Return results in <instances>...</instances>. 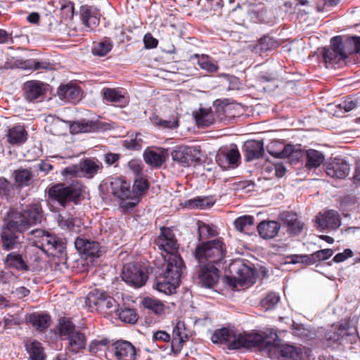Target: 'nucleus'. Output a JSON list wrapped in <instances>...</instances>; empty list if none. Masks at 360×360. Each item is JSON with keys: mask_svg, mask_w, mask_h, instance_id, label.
<instances>
[{"mask_svg": "<svg viewBox=\"0 0 360 360\" xmlns=\"http://www.w3.org/2000/svg\"><path fill=\"white\" fill-rule=\"evenodd\" d=\"M262 340L257 349L271 359L279 360H304V354L301 347L289 345H280L277 333L273 329H267L261 333Z\"/></svg>", "mask_w": 360, "mask_h": 360, "instance_id": "nucleus-1", "label": "nucleus"}, {"mask_svg": "<svg viewBox=\"0 0 360 360\" xmlns=\"http://www.w3.org/2000/svg\"><path fill=\"white\" fill-rule=\"evenodd\" d=\"M262 340L261 333H238L229 328L217 329L212 336L214 343L226 344L230 349L257 348Z\"/></svg>", "mask_w": 360, "mask_h": 360, "instance_id": "nucleus-2", "label": "nucleus"}, {"mask_svg": "<svg viewBox=\"0 0 360 360\" xmlns=\"http://www.w3.org/2000/svg\"><path fill=\"white\" fill-rule=\"evenodd\" d=\"M184 268L183 259H180L175 255H172L162 276L158 279L156 289L165 294L172 293L179 286Z\"/></svg>", "mask_w": 360, "mask_h": 360, "instance_id": "nucleus-3", "label": "nucleus"}, {"mask_svg": "<svg viewBox=\"0 0 360 360\" xmlns=\"http://www.w3.org/2000/svg\"><path fill=\"white\" fill-rule=\"evenodd\" d=\"M225 252L223 241L217 238L198 245L195 250V257L198 264L216 265L224 259Z\"/></svg>", "mask_w": 360, "mask_h": 360, "instance_id": "nucleus-4", "label": "nucleus"}, {"mask_svg": "<svg viewBox=\"0 0 360 360\" xmlns=\"http://www.w3.org/2000/svg\"><path fill=\"white\" fill-rule=\"evenodd\" d=\"M33 244L51 255H61L65 249L64 240L55 234L41 229H34L30 232Z\"/></svg>", "mask_w": 360, "mask_h": 360, "instance_id": "nucleus-5", "label": "nucleus"}, {"mask_svg": "<svg viewBox=\"0 0 360 360\" xmlns=\"http://www.w3.org/2000/svg\"><path fill=\"white\" fill-rule=\"evenodd\" d=\"M49 199L52 202H57L60 206L65 207L70 202H76L82 195L80 185L65 186L58 184L52 186L47 190Z\"/></svg>", "mask_w": 360, "mask_h": 360, "instance_id": "nucleus-6", "label": "nucleus"}, {"mask_svg": "<svg viewBox=\"0 0 360 360\" xmlns=\"http://www.w3.org/2000/svg\"><path fill=\"white\" fill-rule=\"evenodd\" d=\"M331 48H324L323 59L328 65L340 67L345 63L348 53L341 37H335L330 40Z\"/></svg>", "mask_w": 360, "mask_h": 360, "instance_id": "nucleus-7", "label": "nucleus"}, {"mask_svg": "<svg viewBox=\"0 0 360 360\" xmlns=\"http://www.w3.org/2000/svg\"><path fill=\"white\" fill-rule=\"evenodd\" d=\"M231 110L232 105H231L217 106L216 108L217 115H214L211 109L200 108L195 114V122L199 127H207L215 123L217 120H224L226 117L232 116L231 115ZM233 117H234L233 115Z\"/></svg>", "mask_w": 360, "mask_h": 360, "instance_id": "nucleus-8", "label": "nucleus"}, {"mask_svg": "<svg viewBox=\"0 0 360 360\" xmlns=\"http://www.w3.org/2000/svg\"><path fill=\"white\" fill-rule=\"evenodd\" d=\"M103 168L102 163L97 160L86 158L77 165H72L62 171L63 176L93 178Z\"/></svg>", "mask_w": 360, "mask_h": 360, "instance_id": "nucleus-9", "label": "nucleus"}, {"mask_svg": "<svg viewBox=\"0 0 360 360\" xmlns=\"http://www.w3.org/2000/svg\"><path fill=\"white\" fill-rule=\"evenodd\" d=\"M160 231V235L155 239V244L160 250L165 252V255H162L167 264H169V259L172 255L182 259L177 252L178 244L173 231L167 227H162Z\"/></svg>", "mask_w": 360, "mask_h": 360, "instance_id": "nucleus-10", "label": "nucleus"}, {"mask_svg": "<svg viewBox=\"0 0 360 360\" xmlns=\"http://www.w3.org/2000/svg\"><path fill=\"white\" fill-rule=\"evenodd\" d=\"M197 273L198 284L205 288H214L220 278L219 270L212 264H198Z\"/></svg>", "mask_w": 360, "mask_h": 360, "instance_id": "nucleus-11", "label": "nucleus"}, {"mask_svg": "<svg viewBox=\"0 0 360 360\" xmlns=\"http://www.w3.org/2000/svg\"><path fill=\"white\" fill-rule=\"evenodd\" d=\"M122 278L128 285L139 288L146 284L148 275L139 264L129 263L123 266Z\"/></svg>", "mask_w": 360, "mask_h": 360, "instance_id": "nucleus-12", "label": "nucleus"}, {"mask_svg": "<svg viewBox=\"0 0 360 360\" xmlns=\"http://www.w3.org/2000/svg\"><path fill=\"white\" fill-rule=\"evenodd\" d=\"M86 304L91 308L103 311L115 306L116 301L106 292L95 289L87 295Z\"/></svg>", "mask_w": 360, "mask_h": 360, "instance_id": "nucleus-13", "label": "nucleus"}, {"mask_svg": "<svg viewBox=\"0 0 360 360\" xmlns=\"http://www.w3.org/2000/svg\"><path fill=\"white\" fill-rule=\"evenodd\" d=\"M240 160V155L236 145L231 146L229 148L220 150L216 156L217 164L225 169L237 167Z\"/></svg>", "mask_w": 360, "mask_h": 360, "instance_id": "nucleus-14", "label": "nucleus"}, {"mask_svg": "<svg viewBox=\"0 0 360 360\" xmlns=\"http://www.w3.org/2000/svg\"><path fill=\"white\" fill-rule=\"evenodd\" d=\"M316 223L321 229L336 230L341 225V219L337 211L331 210L319 213L316 217Z\"/></svg>", "mask_w": 360, "mask_h": 360, "instance_id": "nucleus-15", "label": "nucleus"}, {"mask_svg": "<svg viewBox=\"0 0 360 360\" xmlns=\"http://www.w3.org/2000/svg\"><path fill=\"white\" fill-rule=\"evenodd\" d=\"M172 160L182 167H189L195 162V150L189 146H179L172 152Z\"/></svg>", "mask_w": 360, "mask_h": 360, "instance_id": "nucleus-16", "label": "nucleus"}, {"mask_svg": "<svg viewBox=\"0 0 360 360\" xmlns=\"http://www.w3.org/2000/svg\"><path fill=\"white\" fill-rule=\"evenodd\" d=\"M349 165L343 160L335 158L326 165V172L332 178L344 179L349 173Z\"/></svg>", "mask_w": 360, "mask_h": 360, "instance_id": "nucleus-17", "label": "nucleus"}, {"mask_svg": "<svg viewBox=\"0 0 360 360\" xmlns=\"http://www.w3.org/2000/svg\"><path fill=\"white\" fill-rule=\"evenodd\" d=\"M1 243L6 250L18 249L23 236L20 233L4 226L1 231Z\"/></svg>", "mask_w": 360, "mask_h": 360, "instance_id": "nucleus-18", "label": "nucleus"}, {"mask_svg": "<svg viewBox=\"0 0 360 360\" xmlns=\"http://www.w3.org/2000/svg\"><path fill=\"white\" fill-rule=\"evenodd\" d=\"M110 189L112 193L121 200L129 199L132 195L130 183L120 178H112L111 179Z\"/></svg>", "mask_w": 360, "mask_h": 360, "instance_id": "nucleus-19", "label": "nucleus"}, {"mask_svg": "<svg viewBox=\"0 0 360 360\" xmlns=\"http://www.w3.org/2000/svg\"><path fill=\"white\" fill-rule=\"evenodd\" d=\"M356 329L349 327V323L345 322L336 326L326 334V338L328 341L338 342L347 336H351V340L356 338L355 335Z\"/></svg>", "mask_w": 360, "mask_h": 360, "instance_id": "nucleus-20", "label": "nucleus"}, {"mask_svg": "<svg viewBox=\"0 0 360 360\" xmlns=\"http://www.w3.org/2000/svg\"><path fill=\"white\" fill-rule=\"evenodd\" d=\"M115 355L118 360H135V347L128 341L120 340L112 345Z\"/></svg>", "mask_w": 360, "mask_h": 360, "instance_id": "nucleus-21", "label": "nucleus"}, {"mask_svg": "<svg viewBox=\"0 0 360 360\" xmlns=\"http://www.w3.org/2000/svg\"><path fill=\"white\" fill-rule=\"evenodd\" d=\"M75 245L80 254L89 257H100V246L98 243L96 241L77 237L75 241Z\"/></svg>", "mask_w": 360, "mask_h": 360, "instance_id": "nucleus-22", "label": "nucleus"}, {"mask_svg": "<svg viewBox=\"0 0 360 360\" xmlns=\"http://www.w3.org/2000/svg\"><path fill=\"white\" fill-rule=\"evenodd\" d=\"M5 226L21 233L27 230L30 224L22 211L13 212L8 216Z\"/></svg>", "mask_w": 360, "mask_h": 360, "instance_id": "nucleus-23", "label": "nucleus"}, {"mask_svg": "<svg viewBox=\"0 0 360 360\" xmlns=\"http://www.w3.org/2000/svg\"><path fill=\"white\" fill-rule=\"evenodd\" d=\"M245 160L248 162L261 158L264 153V144L261 141H248L243 146Z\"/></svg>", "mask_w": 360, "mask_h": 360, "instance_id": "nucleus-24", "label": "nucleus"}, {"mask_svg": "<svg viewBox=\"0 0 360 360\" xmlns=\"http://www.w3.org/2000/svg\"><path fill=\"white\" fill-rule=\"evenodd\" d=\"M58 95L61 100L72 103L78 102L82 96L79 88L72 84L61 85L58 89Z\"/></svg>", "mask_w": 360, "mask_h": 360, "instance_id": "nucleus-25", "label": "nucleus"}, {"mask_svg": "<svg viewBox=\"0 0 360 360\" xmlns=\"http://www.w3.org/2000/svg\"><path fill=\"white\" fill-rule=\"evenodd\" d=\"M167 151L163 148L151 149L148 148L143 153L145 162L153 167H160L165 160Z\"/></svg>", "mask_w": 360, "mask_h": 360, "instance_id": "nucleus-26", "label": "nucleus"}, {"mask_svg": "<svg viewBox=\"0 0 360 360\" xmlns=\"http://www.w3.org/2000/svg\"><path fill=\"white\" fill-rule=\"evenodd\" d=\"M102 129L100 122L82 120L74 122L70 126L72 133H94Z\"/></svg>", "mask_w": 360, "mask_h": 360, "instance_id": "nucleus-27", "label": "nucleus"}, {"mask_svg": "<svg viewBox=\"0 0 360 360\" xmlns=\"http://www.w3.org/2000/svg\"><path fill=\"white\" fill-rule=\"evenodd\" d=\"M7 141L11 145H22L27 139V132L22 125H15L7 130Z\"/></svg>", "mask_w": 360, "mask_h": 360, "instance_id": "nucleus-28", "label": "nucleus"}, {"mask_svg": "<svg viewBox=\"0 0 360 360\" xmlns=\"http://www.w3.org/2000/svg\"><path fill=\"white\" fill-rule=\"evenodd\" d=\"M65 341H67V349L76 354L85 348L86 339L84 333L76 330L75 333H72Z\"/></svg>", "mask_w": 360, "mask_h": 360, "instance_id": "nucleus-29", "label": "nucleus"}, {"mask_svg": "<svg viewBox=\"0 0 360 360\" xmlns=\"http://www.w3.org/2000/svg\"><path fill=\"white\" fill-rule=\"evenodd\" d=\"M25 98L33 101L44 95L45 89L41 82L39 81H28L24 84Z\"/></svg>", "mask_w": 360, "mask_h": 360, "instance_id": "nucleus-30", "label": "nucleus"}, {"mask_svg": "<svg viewBox=\"0 0 360 360\" xmlns=\"http://www.w3.org/2000/svg\"><path fill=\"white\" fill-rule=\"evenodd\" d=\"M280 224L275 221H264L257 226L259 236L264 239H271L278 235Z\"/></svg>", "mask_w": 360, "mask_h": 360, "instance_id": "nucleus-31", "label": "nucleus"}, {"mask_svg": "<svg viewBox=\"0 0 360 360\" xmlns=\"http://www.w3.org/2000/svg\"><path fill=\"white\" fill-rule=\"evenodd\" d=\"M30 360H45L46 354L41 343L36 340H27L25 345Z\"/></svg>", "mask_w": 360, "mask_h": 360, "instance_id": "nucleus-32", "label": "nucleus"}, {"mask_svg": "<svg viewBox=\"0 0 360 360\" xmlns=\"http://www.w3.org/2000/svg\"><path fill=\"white\" fill-rule=\"evenodd\" d=\"M15 181L18 187L29 186L33 183L34 175L30 169L19 168L13 172Z\"/></svg>", "mask_w": 360, "mask_h": 360, "instance_id": "nucleus-33", "label": "nucleus"}, {"mask_svg": "<svg viewBox=\"0 0 360 360\" xmlns=\"http://www.w3.org/2000/svg\"><path fill=\"white\" fill-rule=\"evenodd\" d=\"M28 321L37 330L43 332L49 326L50 316L44 313H33L28 316Z\"/></svg>", "mask_w": 360, "mask_h": 360, "instance_id": "nucleus-34", "label": "nucleus"}, {"mask_svg": "<svg viewBox=\"0 0 360 360\" xmlns=\"http://www.w3.org/2000/svg\"><path fill=\"white\" fill-rule=\"evenodd\" d=\"M325 160L323 154L316 150L309 149L306 152L305 167L309 169L317 168Z\"/></svg>", "mask_w": 360, "mask_h": 360, "instance_id": "nucleus-35", "label": "nucleus"}, {"mask_svg": "<svg viewBox=\"0 0 360 360\" xmlns=\"http://www.w3.org/2000/svg\"><path fill=\"white\" fill-rule=\"evenodd\" d=\"M22 212L27 217L30 226L41 222L42 208L39 203L32 204L27 206Z\"/></svg>", "mask_w": 360, "mask_h": 360, "instance_id": "nucleus-36", "label": "nucleus"}, {"mask_svg": "<svg viewBox=\"0 0 360 360\" xmlns=\"http://www.w3.org/2000/svg\"><path fill=\"white\" fill-rule=\"evenodd\" d=\"M4 264L6 266L15 269L18 271H25L28 269L22 255L15 252H11L8 254L4 259Z\"/></svg>", "mask_w": 360, "mask_h": 360, "instance_id": "nucleus-37", "label": "nucleus"}, {"mask_svg": "<svg viewBox=\"0 0 360 360\" xmlns=\"http://www.w3.org/2000/svg\"><path fill=\"white\" fill-rule=\"evenodd\" d=\"M77 219L74 218L68 212L58 214V224L64 230L76 232L79 225H76Z\"/></svg>", "mask_w": 360, "mask_h": 360, "instance_id": "nucleus-38", "label": "nucleus"}, {"mask_svg": "<svg viewBox=\"0 0 360 360\" xmlns=\"http://www.w3.org/2000/svg\"><path fill=\"white\" fill-rule=\"evenodd\" d=\"M284 223L287 226V231L290 236H297L303 229L304 224L296 217L295 214L287 215Z\"/></svg>", "mask_w": 360, "mask_h": 360, "instance_id": "nucleus-39", "label": "nucleus"}, {"mask_svg": "<svg viewBox=\"0 0 360 360\" xmlns=\"http://www.w3.org/2000/svg\"><path fill=\"white\" fill-rule=\"evenodd\" d=\"M115 312L119 319L123 322L135 323L138 320V314L133 308L122 307L117 309Z\"/></svg>", "mask_w": 360, "mask_h": 360, "instance_id": "nucleus-40", "label": "nucleus"}, {"mask_svg": "<svg viewBox=\"0 0 360 360\" xmlns=\"http://www.w3.org/2000/svg\"><path fill=\"white\" fill-rule=\"evenodd\" d=\"M193 58H197V63L200 68L207 70L209 72H217L219 67L217 62L214 61L207 55L194 54Z\"/></svg>", "mask_w": 360, "mask_h": 360, "instance_id": "nucleus-41", "label": "nucleus"}, {"mask_svg": "<svg viewBox=\"0 0 360 360\" xmlns=\"http://www.w3.org/2000/svg\"><path fill=\"white\" fill-rule=\"evenodd\" d=\"M142 304L144 308L148 309L157 315L162 314L165 310V305L160 300L146 297L142 300Z\"/></svg>", "mask_w": 360, "mask_h": 360, "instance_id": "nucleus-42", "label": "nucleus"}, {"mask_svg": "<svg viewBox=\"0 0 360 360\" xmlns=\"http://www.w3.org/2000/svg\"><path fill=\"white\" fill-rule=\"evenodd\" d=\"M198 233L199 240H204L210 237H214L217 236L219 233L215 226L209 225L202 221H199L198 223Z\"/></svg>", "mask_w": 360, "mask_h": 360, "instance_id": "nucleus-43", "label": "nucleus"}, {"mask_svg": "<svg viewBox=\"0 0 360 360\" xmlns=\"http://www.w3.org/2000/svg\"><path fill=\"white\" fill-rule=\"evenodd\" d=\"M76 330L75 325L70 319L65 317L60 319L59 334L62 340L65 341L69 335L70 336L71 333Z\"/></svg>", "mask_w": 360, "mask_h": 360, "instance_id": "nucleus-44", "label": "nucleus"}, {"mask_svg": "<svg viewBox=\"0 0 360 360\" xmlns=\"http://www.w3.org/2000/svg\"><path fill=\"white\" fill-rule=\"evenodd\" d=\"M254 218L250 215H244L237 218L234 221V225L237 231L243 233H248L252 226Z\"/></svg>", "mask_w": 360, "mask_h": 360, "instance_id": "nucleus-45", "label": "nucleus"}, {"mask_svg": "<svg viewBox=\"0 0 360 360\" xmlns=\"http://www.w3.org/2000/svg\"><path fill=\"white\" fill-rule=\"evenodd\" d=\"M112 49V43L109 39L105 38L102 41L96 44L92 48V53L95 56H106Z\"/></svg>", "mask_w": 360, "mask_h": 360, "instance_id": "nucleus-46", "label": "nucleus"}, {"mask_svg": "<svg viewBox=\"0 0 360 360\" xmlns=\"http://www.w3.org/2000/svg\"><path fill=\"white\" fill-rule=\"evenodd\" d=\"M143 141L140 133L132 134L123 141V146L129 150H139L142 148Z\"/></svg>", "mask_w": 360, "mask_h": 360, "instance_id": "nucleus-47", "label": "nucleus"}, {"mask_svg": "<svg viewBox=\"0 0 360 360\" xmlns=\"http://www.w3.org/2000/svg\"><path fill=\"white\" fill-rule=\"evenodd\" d=\"M102 94L106 101L112 103H121L124 98L122 92L115 89L104 88Z\"/></svg>", "mask_w": 360, "mask_h": 360, "instance_id": "nucleus-48", "label": "nucleus"}, {"mask_svg": "<svg viewBox=\"0 0 360 360\" xmlns=\"http://www.w3.org/2000/svg\"><path fill=\"white\" fill-rule=\"evenodd\" d=\"M151 122L153 124L160 129H175L179 127V121L177 119L162 120L158 116L151 117Z\"/></svg>", "mask_w": 360, "mask_h": 360, "instance_id": "nucleus-49", "label": "nucleus"}, {"mask_svg": "<svg viewBox=\"0 0 360 360\" xmlns=\"http://www.w3.org/2000/svg\"><path fill=\"white\" fill-rule=\"evenodd\" d=\"M279 301V295L276 292H271L261 301V306L265 311H268L274 309Z\"/></svg>", "mask_w": 360, "mask_h": 360, "instance_id": "nucleus-50", "label": "nucleus"}, {"mask_svg": "<svg viewBox=\"0 0 360 360\" xmlns=\"http://www.w3.org/2000/svg\"><path fill=\"white\" fill-rule=\"evenodd\" d=\"M240 275L238 278V281L243 285H249L254 283L255 277L253 272L246 266H243L242 269H238Z\"/></svg>", "mask_w": 360, "mask_h": 360, "instance_id": "nucleus-51", "label": "nucleus"}, {"mask_svg": "<svg viewBox=\"0 0 360 360\" xmlns=\"http://www.w3.org/2000/svg\"><path fill=\"white\" fill-rule=\"evenodd\" d=\"M348 54L360 53V37H352L343 39Z\"/></svg>", "mask_w": 360, "mask_h": 360, "instance_id": "nucleus-52", "label": "nucleus"}, {"mask_svg": "<svg viewBox=\"0 0 360 360\" xmlns=\"http://www.w3.org/2000/svg\"><path fill=\"white\" fill-rule=\"evenodd\" d=\"M14 194L13 185L5 178H0V196L8 199Z\"/></svg>", "mask_w": 360, "mask_h": 360, "instance_id": "nucleus-53", "label": "nucleus"}, {"mask_svg": "<svg viewBox=\"0 0 360 360\" xmlns=\"http://www.w3.org/2000/svg\"><path fill=\"white\" fill-rule=\"evenodd\" d=\"M333 255V250L330 248L318 250V251L311 254V257L312 259V264L316 262H318L328 259Z\"/></svg>", "mask_w": 360, "mask_h": 360, "instance_id": "nucleus-54", "label": "nucleus"}, {"mask_svg": "<svg viewBox=\"0 0 360 360\" xmlns=\"http://www.w3.org/2000/svg\"><path fill=\"white\" fill-rule=\"evenodd\" d=\"M148 188V183L142 177L136 178L133 185V193L136 195L142 194Z\"/></svg>", "mask_w": 360, "mask_h": 360, "instance_id": "nucleus-55", "label": "nucleus"}, {"mask_svg": "<svg viewBox=\"0 0 360 360\" xmlns=\"http://www.w3.org/2000/svg\"><path fill=\"white\" fill-rule=\"evenodd\" d=\"M108 343L109 341L106 338L94 340L89 345V351L91 353H97L98 351L104 350Z\"/></svg>", "mask_w": 360, "mask_h": 360, "instance_id": "nucleus-56", "label": "nucleus"}, {"mask_svg": "<svg viewBox=\"0 0 360 360\" xmlns=\"http://www.w3.org/2000/svg\"><path fill=\"white\" fill-rule=\"evenodd\" d=\"M214 202L209 198H198L190 201V205L193 207H197L200 209H206L212 206Z\"/></svg>", "mask_w": 360, "mask_h": 360, "instance_id": "nucleus-57", "label": "nucleus"}, {"mask_svg": "<svg viewBox=\"0 0 360 360\" xmlns=\"http://www.w3.org/2000/svg\"><path fill=\"white\" fill-rule=\"evenodd\" d=\"M24 65L22 66L25 69L30 70H39V69H46L48 68V64L44 62H39L36 60H27L23 63Z\"/></svg>", "mask_w": 360, "mask_h": 360, "instance_id": "nucleus-58", "label": "nucleus"}, {"mask_svg": "<svg viewBox=\"0 0 360 360\" xmlns=\"http://www.w3.org/2000/svg\"><path fill=\"white\" fill-rule=\"evenodd\" d=\"M61 11L66 18H72L74 15V4L71 1L65 3L61 6Z\"/></svg>", "mask_w": 360, "mask_h": 360, "instance_id": "nucleus-59", "label": "nucleus"}, {"mask_svg": "<svg viewBox=\"0 0 360 360\" xmlns=\"http://www.w3.org/2000/svg\"><path fill=\"white\" fill-rule=\"evenodd\" d=\"M143 43L146 49H154L157 47L158 41L150 33H147L143 37Z\"/></svg>", "mask_w": 360, "mask_h": 360, "instance_id": "nucleus-60", "label": "nucleus"}, {"mask_svg": "<svg viewBox=\"0 0 360 360\" xmlns=\"http://www.w3.org/2000/svg\"><path fill=\"white\" fill-rule=\"evenodd\" d=\"M353 256V252L351 249L347 248L342 252L337 254L333 257V261L336 263L342 262L347 259V258L352 257Z\"/></svg>", "mask_w": 360, "mask_h": 360, "instance_id": "nucleus-61", "label": "nucleus"}, {"mask_svg": "<svg viewBox=\"0 0 360 360\" xmlns=\"http://www.w3.org/2000/svg\"><path fill=\"white\" fill-rule=\"evenodd\" d=\"M292 262L310 265L312 264V259L311 255H296L293 256Z\"/></svg>", "mask_w": 360, "mask_h": 360, "instance_id": "nucleus-62", "label": "nucleus"}, {"mask_svg": "<svg viewBox=\"0 0 360 360\" xmlns=\"http://www.w3.org/2000/svg\"><path fill=\"white\" fill-rule=\"evenodd\" d=\"M185 339L182 338H174L172 340V350L174 353L178 354L183 346V343L185 342Z\"/></svg>", "mask_w": 360, "mask_h": 360, "instance_id": "nucleus-63", "label": "nucleus"}, {"mask_svg": "<svg viewBox=\"0 0 360 360\" xmlns=\"http://www.w3.org/2000/svg\"><path fill=\"white\" fill-rule=\"evenodd\" d=\"M129 168L136 174L139 175L141 173V162L138 160H131L128 162Z\"/></svg>", "mask_w": 360, "mask_h": 360, "instance_id": "nucleus-64", "label": "nucleus"}]
</instances>
